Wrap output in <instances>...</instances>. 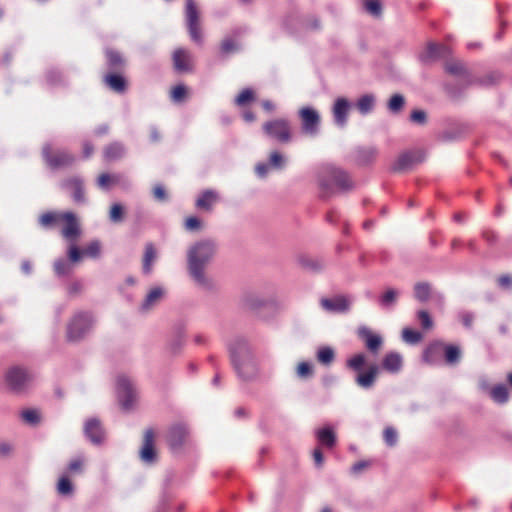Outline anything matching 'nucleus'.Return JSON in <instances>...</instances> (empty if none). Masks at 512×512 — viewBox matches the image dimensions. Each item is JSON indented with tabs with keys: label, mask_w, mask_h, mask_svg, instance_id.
Returning a JSON list of instances; mask_svg holds the SVG:
<instances>
[{
	"label": "nucleus",
	"mask_w": 512,
	"mask_h": 512,
	"mask_svg": "<svg viewBox=\"0 0 512 512\" xmlns=\"http://www.w3.org/2000/svg\"><path fill=\"white\" fill-rule=\"evenodd\" d=\"M186 95V87L184 85H177L172 90V100L175 102H181Z\"/></svg>",
	"instance_id": "nucleus-62"
},
{
	"label": "nucleus",
	"mask_w": 512,
	"mask_h": 512,
	"mask_svg": "<svg viewBox=\"0 0 512 512\" xmlns=\"http://www.w3.org/2000/svg\"><path fill=\"white\" fill-rule=\"evenodd\" d=\"M185 344V333L182 328L178 329L174 337L168 344V350L171 354L177 355Z\"/></svg>",
	"instance_id": "nucleus-39"
},
{
	"label": "nucleus",
	"mask_w": 512,
	"mask_h": 512,
	"mask_svg": "<svg viewBox=\"0 0 512 512\" xmlns=\"http://www.w3.org/2000/svg\"><path fill=\"white\" fill-rule=\"evenodd\" d=\"M54 271L57 276H66L72 272V265L64 258L54 262Z\"/></svg>",
	"instance_id": "nucleus-46"
},
{
	"label": "nucleus",
	"mask_w": 512,
	"mask_h": 512,
	"mask_svg": "<svg viewBox=\"0 0 512 512\" xmlns=\"http://www.w3.org/2000/svg\"><path fill=\"white\" fill-rule=\"evenodd\" d=\"M106 57L108 66L111 69L116 70L124 65V59L122 58L121 54L115 50H106Z\"/></svg>",
	"instance_id": "nucleus-44"
},
{
	"label": "nucleus",
	"mask_w": 512,
	"mask_h": 512,
	"mask_svg": "<svg viewBox=\"0 0 512 512\" xmlns=\"http://www.w3.org/2000/svg\"><path fill=\"white\" fill-rule=\"evenodd\" d=\"M377 103V97L374 93H365L358 97L354 106L359 114L366 116L371 114Z\"/></svg>",
	"instance_id": "nucleus-25"
},
{
	"label": "nucleus",
	"mask_w": 512,
	"mask_h": 512,
	"mask_svg": "<svg viewBox=\"0 0 512 512\" xmlns=\"http://www.w3.org/2000/svg\"><path fill=\"white\" fill-rule=\"evenodd\" d=\"M417 319L424 330H430L433 328V320L430 314L426 310H419L417 312Z\"/></svg>",
	"instance_id": "nucleus-54"
},
{
	"label": "nucleus",
	"mask_w": 512,
	"mask_h": 512,
	"mask_svg": "<svg viewBox=\"0 0 512 512\" xmlns=\"http://www.w3.org/2000/svg\"><path fill=\"white\" fill-rule=\"evenodd\" d=\"M140 458L145 463H153L156 459V453L154 449V432L152 429H148L144 434V442L140 451Z\"/></svg>",
	"instance_id": "nucleus-24"
},
{
	"label": "nucleus",
	"mask_w": 512,
	"mask_h": 512,
	"mask_svg": "<svg viewBox=\"0 0 512 512\" xmlns=\"http://www.w3.org/2000/svg\"><path fill=\"white\" fill-rule=\"evenodd\" d=\"M102 245L99 240H92L83 249V255L92 259H97L101 256Z\"/></svg>",
	"instance_id": "nucleus-42"
},
{
	"label": "nucleus",
	"mask_w": 512,
	"mask_h": 512,
	"mask_svg": "<svg viewBox=\"0 0 512 512\" xmlns=\"http://www.w3.org/2000/svg\"><path fill=\"white\" fill-rule=\"evenodd\" d=\"M157 253L152 243L145 245V251L142 260V272L145 275L151 274L153 270V262L156 260Z\"/></svg>",
	"instance_id": "nucleus-34"
},
{
	"label": "nucleus",
	"mask_w": 512,
	"mask_h": 512,
	"mask_svg": "<svg viewBox=\"0 0 512 512\" xmlns=\"http://www.w3.org/2000/svg\"><path fill=\"white\" fill-rule=\"evenodd\" d=\"M422 339V333L417 330H413L410 328H404L402 330V340L407 344L415 345L421 342Z\"/></svg>",
	"instance_id": "nucleus-43"
},
{
	"label": "nucleus",
	"mask_w": 512,
	"mask_h": 512,
	"mask_svg": "<svg viewBox=\"0 0 512 512\" xmlns=\"http://www.w3.org/2000/svg\"><path fill=\"white\" fill-rule=\"evenodd\" d=\"M334 358H335V352L329 346L321 347L317 351V360L324 365L331 364L333 362Z\"/></svg>",
	"instance_id": "nucleus-45"
},
{
	"label": "nucleus",
	"mask_w": 512,
	"mask_h": 512,
	"mask_svg": "<svg viewBox=\"0 0 512 512\" xmlns=\"http://www.w3.org/2000/svg\"><path fill=\"white\" fill-rule=\"evenodd\" d=\"M296 372L300 378H307L312 375V366L307 362H301L298 364Z\"/></svg>",
	"instance_id": "nucleus-60"
},
{
	"label": "nucleus",
	"mask_w": 512,
	"mask_h": 512,
	"mask_svg": "<svg viewBox=\"0 0 512 512\" xmlns=\"http://www.w3.org/2000/svg\"><path fill=\"white\" fill-rule=\"evenodd\" d=\"M403 366V358L398 352H389L387 353L381 362V367L383 370L396 374L398 373Z\"/></svg>",
	"instance_id": "nucleus-28"
},
{
	"label": "nucleus",
	"mask_w": 512,
	"mask_h": 512,
	"mask_svg": "<svg viewBox=\"0 0 512 512\" xmlns=\"http://www.w3.org/2000/svg\"><path fill=\"white\" fill-rule=\"evenodd\" d=\"M365 364V356L356 354L347 361V366L355 371H360Z\"/></svg>",
	"instance_id": "nucleus-58"
},
{
	"label": "nucleus",
	"mask_w": 512,
	"mask_h": 512,
	"mask_svg": "<svg viewBox=\"0 0 512 512\" xmlns=\"http://www.w3.org/2000/svg\"><path fill=\"white\" fill-rule=\"evenodd\" d=\"M59 219H61V214H57L54 212H47L42 214L39 217V224L43 228L52 227Z\"/></svg>",
	"instance_id": "nucleus-48"
},
{
	"label": "nucleus",
	"mask_w": 512,
	"mask_h": 512,
	"mask_svg": "<svg viewBox=\"0 0 512 512\" xmlns=\"http://www.w3.org/2000/svg\"><path fill=\"white\" fill-rule=\"evenodd\" d=\"M364 7L368 13L375 17L381 15L382 7L378 0H365Z\"/></svg>",
	"instance_id": "nucleus-57"
},
{
	"label": "nucleus",
	"mask_w": 512,
	"mask_h": 512,
	"mask_svg": "<svg viewBox=\"0 0 512 512\" xmlns=\"http://www.w3.org/2000/svg\"><path fill=\"white\" fill-rule=\"evenodd\" d=\"M165 294L166 291L161 286L151 288L139 307L140 312L148 313L153 310L164 299Z\"/></svg>",
	"instance_id": "nucleus-18"
},
{
	"label": "nucleus",
	"mask_w": 512,
	"mask_h": 512,
	"mask_svg": "<svg viewBox=\"0 0 512 512\" xmlns=\"http://www.w3.org/2000/svg\"><path fill=\"white\" fill-rule=\"evenodd\" d=\"M84 435L94 445H101L105 440V431L98 418H90L84 424Z\"/></svg>",
	"instance_id": "nucleus-16"
},
{
	"label": "nucleus",
	"mask_w": 512,
	"mask_h": 512,
	"mask_svg": "<svg viewBox=\"0 0 512 512\" xmlns=\"http://www.w3.org/2000/svg\"><path fill=\"white\" fill-rule=\"evenodd\" d=\"M217 200L218 193L212 189H207L200 193L196 199L195 206L201 210L211 211Z\"/></svg>",
	"instance_id": "nucleus-30"
},
{
	"label": "nucleus",
	"mask_w": 512,
	"mask_h": 512,
	"mask_svg": "<svg viewBox=\"0 0 512 512\" xmlns=\"http://www.w3.org/2000/svg\"><path fill=\"white\" fill-rule=\"evenodd\" d=\"M61 219L66 221V225L62 229L63 237L68 240H75L81 233L75 214L72 212L62 213Z\"/></svg>",
	"instance_id": "nucleus-21"
},
{
	"label": "nucleus",
	"mask_w": 512,
	"mask_h": 512,
	"mask_svg": "<svg viewBox=\"0 0 512 512\" xmlns=\"http://www.w3.org/2000/svg\"><path fill=\"white\" fill-rule=\"evenodd\" d=\"M189 436V427L185 422L179 421L173 423L167 431V442L173 452L182 449Z\"/></svg>",
	"instance_id": "nucleus-13"
},
{
	"label": "nucleus",
	"mask_w": 512,
	"mask_h": 512,
	"mask_svg": "<svg viewBox=\"0 0 512 512\" xmlns=\"http://www.w3.org/2000/svg\"><path fill=\"white\" fill-rule=\"evenodd\" d=\"M285 163L286 160L284 156L278 151H274L270 154L269 165L271 166V168L281 170L284 168Z\"/></svg>",
	"instance_id": "nucleus-51"
},
{
	"label": "nucleus",
	"mask_w": 512,
	"mask_h": 512,
	"mask_svg": "<svg viewBox=\"0 0 512 512\" xmlns=\"http://www.w3.org/2000/svg\"><path fill=\"white\" fill-rule=\"evenodd\" d=\"M21 417L26 423L33 426L40 422V415L35 409H26L22 411Z\"/></svg>",
	"instance_id": "nucleus-52"
},
{
	"label": "nucleus",
	"mask_w": 512,
	"mask_h": 512,
	"mask_svg": "<svg viewBox=\"0 0 512 512\" xmlns=\"http://www.w3.org/2000/svg\"><path fill=\"white\" fill-rule=\"evenodd\" d=\"M174 69L179 72H189L192 70V54L189 50L178 48L172 55Z\"/></svg>",
	"instance_id": "nucleus-19"
},
{
	"label": "nucleus",
	"mask_w": 512,
	"mask_h": 512,
	"mask_svg": "<svg viewBox=\"0 0 512 512\" xmlns=\"http://www.w3.org/2000/svg\"><path fill=\"white\" fill-rule=\"evenodd\" d=\"M95 323L96 319L92 312L84 310L75 312L67 323V340L74 343L82 341L92 332Z\"/></svg>",
	"instance_id": "nucleus-4"
},
{
	"label": "nucleus",
	"mask_w": 512,
	"mask_h": 512,
	"mask_svg": "<svg viewBox=\"0 0 512 512\" xmlns=\"http://www.w3.org/2000/svg\"><path fill=\"white\" fill-rule=\"evenodd\" d=\"M409 120L417 125L423 126L427 123V113L421 109H415L410 113Z\"/></svg>",
	"instance_id": "nucleus-55"
},
{
	"label": "nucleus",
	"mask_w": 512,
	"mask_h": 512,
	"mask_svg": "<svg viewBox=\"0 0 512 512\" xmlns=\"http://www.w3.org/2000/svg\"><path fill=\"white\" fill-rule=\"evenodd\" d=\"M490 396L497 403H505L509 398L508 389L502 384L496 385L491 389Z\"/></svg>",
	"instance_id": "nucleus-41"
},
{
	"label": "nucleus",
	"mask_w": 512,
	"mask_h": 512,
	"mask_svg": "<svg viewBox=\"0 0 512 512\" xmlns=\"http://www.w3.org/2000/svg\"><path fill=\"white\" fill-rule=\"evenodd\" d=\"M105 84L116 93H124L126 90V80L120 74H108L104 77Z\"/></svg>",
	"instance_id": "nucleus-35"
},
{
	"label": "nucleus",
	"mask_w": 512,
	"mask_h": 512,
	"mask_svg": "<svg viewBox=\"0 0 512 512\" xmlns=\"http://www.w3.org/2000/svg\"><path fill=\"white\" fill-rule=\"evenodd\" d=\"M153 196L156 200L165 202L168 200V195L162 185H156L153 189Z\"/></svg>",
	"instance_id": "nucleus-63"
},
{
	"label": "nucleus",
	"mask_w": 512,
	"mask_h": 512,
	"mask_svg": "<svg viewBox=\"0 0 512 512\" xmlns=\"http://www.w3.org/2000/svg\"><path fill=\"white\" fill-rule=\"evenodd\" d=\"M315 435L319 444L326 448L331 449L336 444L335 432L329 426L316 430Z\"/></svg>",
	"instance_id": "nucleus-32"
},
{
	"label": "nucleus",
	"mask_w": 512,
	"mask_h": 512,
	"mask_svg": "<svg viewBox=\"0 0 512 512\" xmlns=\"http://www.w3.org/2000/svg\"><path fill=\"white\" fill-rule=\"evenodd\" d=\"M57 490L61 495H70L73 492V485L67 476L59 479Z\"/></svg>",
	"instance_id": "nucleus-56"
},
{
	"label": "nucleus",
	"mask_w": 512,
	"mask_h": 512,
	"mask_svg": "<svg viewBox=\"0 0 512 512\" xmlns=\"http://www.w3.org/2000/svg\"><path fill=\"white\" fill-rule=\"evenodd\" d=\"M51 149V145L46 143L42 148V156L47 165L52 169L69 167L76 161V157L66 150L57 151L55 154H52Z\"/></svg>",
	"instance_id": "nucleus-10"
},
{
	"label": "nucleus",
	"mask_w": 512,
	"mask_h": 512,
	"mask_svg": "<svg viewBox=\"0 0 512 512\" xmlns=\"http://www.w3.org/2000/svg\"><path fill=\"white\" fill-rule=\"evenodd\" d=\"M450 86H459V89L467 87L471 83L470 74L465 65L454 59H450Z\"/></svg>",
	"instance_id": "nucleus-15"
},
{
	"label": "nucleus",
	"mask_w": 512,
	"mask_h": 512,
	"mask_svg": "<svg viewBox=\"0 0 512 512\" xmlns=\"http://www.w3.org/2000/svg\"><path fill=\"white\" fill-rule=\"evenodd\" d=\"M201 225L200 219L194 216L187 218L184 224L185 229L188 231H197L201 228Z\"/></svg>",
	"instance_id": "nucleus-61"
},
{
	"label": "nucleus",
	"mask_w": 512,
	"mask_h": 512,
	"mask_svg": "<svg viewBox=\"0 0 512 512\" xmlns=\"http://www.w3.org/2000/svg\"><path fill=\"white\" fill-rule=\"evenodd\" d=\"M264 133L271 139L280 143H288L291 140V127L287 119L278 118L263 124Z\"/></svg>",
	"instance_id": "nucleus-6"
},
{
	"label": "nucleus",
	"mask_w": 512,
	"mask_h": 512,
	"mask_svg": "<svg viewBox=\"0 0 512 512\" xmlns=\"http://www.w3.org/2000/svg\"><path fill=\"white\" fill-rule=\"evenodd\" d=\"M61 187L70 192L72 200L79 205L87 203V197L85 194L84 180L79 176H73L65 179L61 183Z\"/></svg>",
	"instance_id": "nucleus-14"
},
{
	"label": "nucleus",
	"mask_w": 512,
	"mask_h": 512,
	"mask_svg": "<svg viewBox=\"0 0 512 512\" xmlns=\"http://www.w3.org/2000/svg\"><path fill=\"white\" fill-rule=\"evenodd\" d=\"M422 360L432 366H440L448 362V344L432 341L423 351Z\"/></svg>",
	"instance_id": "nucleus-8"
},
{
	"label": "nucleus",
	"mask_w": 512,
	"mask_h": 512,
	"mask_svg": "<svg viewBox=\"0 0 512 512\" xmlns=\"http://www.w3.org/2000/svg\"><path fill=\"white\" fill-rule=\"evenodd\" d=\"M218 249L215 239L202 238L193 242L186 251L187 275L197 288L205 292H215L217 289L208 269L214 262Z\"/></svg>",
	"instance_id": "nucleus-1"
},
{
	"label": "nucleus",
	"mask_w": 512,
	"mask_h": 512,
	"mask_svg": "<svg viewBox=\"0 0 512 512\" xmlns=\"http://www.w3.org/2000/svg\"><path fill=\"white\" fill-rule=\"evenodd\" d=\"M4 380L11 392L22 394L29 388L32 382V375L21 366H13L6 371Z\"/></svg>",
	"instance_id": "nucleus-5"
},
{
	"label": "nucleus",
	"mask_w": 512,
	"mask_h": 512,
	"mask_svg": "<svg viewBox=\"0 0 512 512\" xmlns=\"http://www.w3.org/2000/svg\"><path fill=\"white\" fill-rule=\"evenodd\" d=\"M359 338L365 341L367 349L372 353H377L382 346L383 340L380 335L373 334L366 326L358 328Z\"/></svg>",
	"instance_id": "nucleus-22"
},
{
	"label": "nucleus",
	"mask_w": 512,
	"mask_h": 512,
	"mask_svg": "<svg viewBox=\"0 0 512 512\" xmlns=\"http://www.w3.org/2000/svg\"><path fill=\"white\" fill-rule=\"evenodd\" d=\"M254 99V94L251 89H244L235 99V102L239 106L245 105L247 102Z\"/></svg>",
	"instance_id": "nucleus-59"
},
{
	"label": "nucleus",
	"mask_w": 512,
	"mask_h": 512,
	"mask_svg": "<svg viewBox=\"0 0 512 512\" xmlns=\"http://www.w3.org/2000/svg\"><path fill=\"white\" fill-rule=\"evenodd\" d=\"M321 307L331 313H345L349 310V302L345 297L322 298Z\"/></svg>",
	"instance_id": "nucleus-23"
},
{
	"label": "nucleus",
	"mask_w": 512,
	"mask_h": 512,
	"mask_svg": "<svg viewBox=\"0 0 512 512\" xmlns=\"http://www.w3.org/2000/svg\"><path fill=\"white\" fill-rule=\"evenodd\" d=\"M378 372L379 367L376 364H372L366 372L356 376L355 382L361 388L369 389L374 385Z\"/></svg>",
	"instance_id": "nucleus-29"
},
{
	"label": "nucleus",
	"mask_w": 512,
	"mask_h": 512,
	"mask_svg": "<svg viewBox=\"0 0 512 512\" xmlns=\"http://www.w3.org/2000/svg\"><path fill=\"white\" fill-rule=\"evenodd\" d=\"M413 291L417 301L426 302L431 296L432 288L428 282H418L414 285Z\"/></svg>",
	"instance_id": "nucleus-37"
},
{
	"label": "nucleus",
	"mask_w": 512,
	"mask_h": 512,
	"mask_svg": "<svg viewBox=\"0 0 512 512\" xmlns=\"http://www.w3.org/2000/svg\"><path fill=\"white\" fill-rule=\"evenodd\" d=\"M383 439L387 446L394 447L398 441V434L395 428L386 427L383 432Z\"/></svg>",
	"instance_id": "nucleus-53"
},
{
	"label": "nucleus",
	"mask_w": 512,
	"mask_h": 512,
	"mask_svg": "<svg viewBox=\"0 0 512 512\" xmlns=\"http://www.w3.org/2000/svg\"><path fill=\"white\" fill-rule=\"evenodd\" d=\"M45 83L50 88L66 87L67 76L58 68L52 67L45 72Z\"/></svg>",
	"instance_id": "nucleus-27"
},
{
	"label": "nucleus",
	"mask_w": 512,
	"mask_h": 512,
	"mask_svg": "<svg viewBox=\"0 0 512 512\" xmlns=\"http://www.w3.org/2000/svg\"><path fill=\"white\" fill-rule=\"evenodd\" d=\"M231 363L237 376L243 381H252L259 375L257 360L248 341L236 336L228 344Z\"/></svg>",
	"instance_id": "nucleus-2"
},
{
	"label": "nucleus",
	"mask_w": 512,
	"mask_h": 512,
	"mask_svg": "<svg viewBox=\"0 0 512 512\" xmlns=\"http://www.w3.org/2000/svg\"><path fill=\"white\" fill-rule=\"evenodd\" d=\"M243 304L250 310H258L268 304V300L257 293H247L243 298Z\"/></svg>",
	"instance_id": "nucleus-36"
},
{
	"label": "nucleus",
	"mask_w": 512,
	"mask_h": 512,
	"mask_svg": "<svg viewBox=\"0 0 512 512\" xmlns=\"http://www.w3.org/2000/svg\"><path fill=\"white\" fill-rule=\"evenodd\" d=\"M378 150L374 146L357 147L352 152L353 161L359 166H366L373 163L377 157Z\"/></svg>",
	"instance_id": "nucleus-20"
},
{
	"label": "nucleus",
	"mask_w": 512,
	"mask_h": 512,
	"mask_svg": "<svg viewBox=\"0 0 512 512\" xmlns=\"http://www.w3.org/2000/svg\"><path fill=\"white\" fill-rule=\"evenodd\" d=\"M425 160L421 149L407 150L401 153L391 166L393 172H407Z\"/></svg>",
	"instance_id": "nucleus-9"
},
{
	"label": "nucleus",
	"mask_w": 512,
	"mask_h": 512,
	"mask_svg": "<svg viewBox=\"0 0 512 512\" xmlns=\"http://www.w3.org/2000/svg\"><path fill=\"white\" fill-rule=\"evenodd\" d=\"M199 11L194 0H186L185 22L191 40L202 44L203 38L199 26Z\"/></svg>",
	"instance_id": "nucleus-7"
},
{
	"label": "nucleus",
	"mask_w": 512,
	"mask_h": 512,
	"mask_svg": "<svg viewBox=\"0 0 512 512\" xmlns=\"http://www.w3.org/2000/svg\"><path fill=\"white\" fill-rule=\"evenodd\" d=\"M83 255V251H81L76 245H71L68 250L69 260L72 262H78Z\"/></svg>",
	"instance_id": "nucleus-64"
},
{
	"label": "nucleus",
	"mask_w": 512,
	"mask_h": 512,
	"mask_svg": "<svg viewBox=\"0 0 512 512\" xmlns=\"http://www.w3.org/2000/svg\"><path fill=\"white\" fill-rule=\"evenodd\" d=\"M103 154L108 161L119 160L125 156L126 147L122 142L114 141L104 148Z\"/></svg>",
	"instance_id": "nucleus-31"
},
{
	"label": "nucleus",
	"mask_w": 512,
	"mask_h": 512,
	"mask_svg": "<svg viewBox=\"0 0 512 512\" xmlns=\"http://www.w3.org/2000/svg\"><path fill=\"white\" fill-rule=\"evenodd\" d=\"M444 50L436 43H429L425 49L419 53L418 59L424 65H429L439 60Z\"/></svg>",
	"instance_id": "nucleus-26"
},
{
	"label": "nucleus",
	"mask_w": 512,
	"mask_h": 512,
	"mask_svg": "<svg viewBox=\"0 0 512 512\" xmlns=\"http://www.w3.org/2000/svg\"><path fill=\"white\" fill-rule=\"evenodd\" d=\"M405 105V98L402 94L396 93L393 94L388 103L387 108L393 114H398Z\"/></svg>",
	"instance_id": "nucleus-40"
},
{
	"label": "nucleus",
	"mask_w": 512,
	"mask_h": 512,
	"mask_svg": "<svg viewBox=\"0 0 512 512\" xmlns=\"http://www.w3.org/2000/svg\"><path fill=\"white\" fill-rule=\"evenodd\" d=\"M85 464V458L82 455H79L75 458H73L67 467V471L71 475L81 474L83 472Z\"/></svg>",
	"instance_id": "nucleus-47"
},
{
	"label": "nucleus",
	"mask_w": 512,
	"mask_h": 512,
	"mask_svg": "<svg viewBox=\"0 0 512 512\" xmlns=\"http://www.w3.org/2000/svg\"><path fill=\"white\" fill-rule=\"evenodd\" d=\"M350 102L344 97H338L333 104L332 114L334 123L338 127H345L348 121Z\"/></svg>",
	"instance_id": "nucleus-17"
},
{
	"label": "nucleus",
	"mask_w": 512,
	"mask_h": 512,
	"mask_svg": "<svg viewBox=\"0 0 512 512\" xmlns=\"http://www.w3.org/2000/svg\"><path fill=\"white\" fill-rule=\"evenodd\" d=\"M400 296V291L395 288H388L382 295L379 297V305L382 309L392 310L396 305L398 298Z\"/></svg>",
	"instance_id": "nucleus-33"
},
{
	"label": "nucleus",
	"mask_w": 512,
	"mask_h": 512,
	"mask_svg": "<svg viewBox=\"0 0 512 512\" xmlns=\"http://www.w3.org/2000/svg\"><path fill=\"white\" fill-rule=\"evenodd\" d=\"M220 51L223 55H229L239 51V45L230 37H226L221 43Z\"/></svg>",
	"instance_id": "nucleus-50"
},
{
	"label": "nucleus",
	"mask_w": 512,
	"mask_h": 512,
	"mask_svg": "<svg viewBox=\"0 0 512 512\" xmlns=\"http://www.w3.org/2000/svg\"><path fill=\"white\" fill-rule=\"evenodd\" d=\"M124 218V207L120 203H115L111 206L109 211V220L112 223H119Z\"/></svg>",
	"instance_id": "nucleus-49"
},
{
	"label": "nucleus",
	"mask_w": 512,
	"mask_h": 512,
	"mask_svg": "<svg viewBox=\"0 0 512 512\" xmlns=\"http://www.w3.org/2000/svg\"><path fill=\"white\" fill-rule=\"evenodd\" d=\"M299 117L301 119L302 132L311 137H315L320 131V114L312 107H303L299 110Z\"/></svg>",
	"instance_id": "nucleus-12"
},
{
	"label": "nucleus",
	"mask_w": 512,
	"mask_h": 512,
	"mask_svg": "<svg viewBox=\"0 0 512 512\" xmlns=\"http://www.w3.org/2000/svg\"><path fill=\"white\" fill-rule=\"evenodd\" d=\"M298 261L301 267L311 272H318L324 267L323 261L318 258L301 256Z\"/></svg>",
	"instance_id": "nucleus-38"
},
{
	"label": "nucleus",
	"mask_w": 512,
	"mask_h": 512,
	"mask_svg": "<svg viewBox=\"0 0 512 512\" xmlns=\"http://www.w3.org/2000/svg\"><path fill=\"white\" fill-rule=\"evenodd\" d=\"M317 181L321 198H328L336 192L347 193L355 187L349 173L332 164H325L319 168Z\"/></svg>",
	"instance_id": "nucleus-3"
},
{
	"label": "nucleus",
	"mask_w": 512,
	"mask_h": 512,
	"mask_svg": "<svg viewBox=\"0 0 512 512\" xmlns=\"http://www.w3.org/2000/svg\"><path fill=\"white\" fill-rule=\"evenodd\" d=\"M137 392L133 382L126 376L117 379V397L124 410L132 408L136 400Z\"/></svg>",
	"instance_id": "nucleus-11"
}]
</instances>
